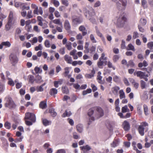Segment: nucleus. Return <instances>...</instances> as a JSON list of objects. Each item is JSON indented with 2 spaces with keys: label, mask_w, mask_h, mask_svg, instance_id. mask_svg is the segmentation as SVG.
I'll list each match as a JSON object with an SVG mask.
<instances>
[{
  "label": "nucleus",
  "mask_w": 153,
  "mask_h": 153,
  "mask_svg": "<svg viewBox=\"0 0 153 153\" xmlns=\"http://www.w3.org/2000/svg\"><path fill=\"white\" fill-rule=\"evenodd\" d=\"M5 102L4 104V106L5 108H8L10 109L15 108L16 105L12 98L10 97H6L5 98Z\"/></svg>",
  "instance_id": "obj_1"
},
{
  "label": "nucleus",
  "mask_w": 153,
  "mask_h": 153,
  "mask_svg": "<svg viewBox=\"0 0 153 153\" xmlns=\"http://www.w3.org/2000/svg\"><path fill=\"white\" fill-rule=\"evenodd\" d=\"M105 54L104 53H103L101 55V57L99 58V60L97 62V65L98 67L100 68H102L103 67V65L104 64L106 65L107 64V58L105 57Z\"/></svg>",
  "instance_id": "obj_2"
},
{
  "label": "nucleus",
  "mask_w": 153,
  "mask_h": 153,
  "mask_svg": "<svg viewBox=\"0 0 153 153\" xmlns=\"http://www.w3.org/2000/svg\"><path fill=\"white\" fill-rule=\"evenodd\" d=\"M127 19L123 14L121 15L118 18L116 24L119 27H123L125 23L127 22Z\"/></svg>",
  "instance_id": "obj_3"
},
{
  "label": "nucleus",
  "mask_w": 153,
  "mask_h": 153,
  "mask_svg": "<svg viewBox=\"0 0 153 153\" xmlns=\"http://www.w3.org/2000/svg\"><path fill=\"white\" fill-rule=\"evenodd\" d=\"M9 59L12 65L15 66L18 62L19 59L17 55L14 53H11L9 56Z\"/></svg>",
  "instance_id": "obj_4"
},
{
  "label": "nucleus",
  "mask_w": 153,
  "mask_h": 153,
  "mask_svg": "<svg viewBox=\"0 0 153 153\" xmlns=\"http://www.w3.org/2000/svg\"><path fill=\"white\" fill-rule=\"evenodd\" d=\"M148 126V123L146 122H143L141 123V125L139 126L138 130L139 134L141 136H143L144 134V127Z\"/></svg>",
  "instance_id": "obj_5"
},
{
  "label": "nucleus",
  "mask_w": 153,
  "mask_h": 153,
  "mask_svg": "<svg viewBox=\"0 0 153 153\" xmlns=\"http://www.w3.org/2000/svg\"><path fill=\"white\" fill-rule=\"evenodd\" d=\"M25 119L29 120L33 122H35L36 118L34 114L30 112H27L25 114Z\"/></svg>",
  "instance_id": "obj_6"
},
{
  "label": "nucleus",
  "mask_w": 153,
  "mask_h": 153,
  "mask_svg": "<svg viewBox=\"0 0 153 153\" xmlns=\"http://www.w3.org/2000/svg\"><path fill=\"white\" fill-rule=\"evenodd\" d=\"M122 127L125 131H128L130 129V125L128 122L126 120L124 121L122 124Z\"/></svg>",
  "instance_id": "obj_7"
},
{
  "label": "nucleus",
  "mask_w": 153,
  "mask_h": 153,
  "mask_svg": "<svg viewBox=\"0 0 153 153\" xmlns=\"http://www.w3.org/2000/svg\"><path fill=\"white\" fill-rule=\"evenodd\" d=\"M145 74V73L140 71H135L134 72V75L135 76H136L140 79H143L144 78V77L146 76Z\"/></svg>",
  "instance_id": "obj_8"
},
{
  "label": "nucleus",
  "mask_w": 153,
  "mask_h": 153,
  "mask_svg": "<svg viewBox=\"0 0 153 153\" xmlns=\"http://www.w3.org/2000/svg\"><path fill=\"white\" fill-rule=\"evenodd\" d=\"M88 13L89 14V16H94L95 14L94 10L93 9L90 10V11L87 10H85L84 14L86 18H87L88 17Z\"/></svg>",
  "instance_id": "obj_9"
},
{
  "label": "nucleus",
  "mask_w": 153,
  "mask_h": 153,
  "mask_svg": "<svg viewBox=\"0 0 153 153\" xmlns=\"http://www.w3.org/2000/svg\"><path fill=\"white\" fill-rule=\"evenodd\" d=\"M94 110H95V108L94 107L91 108L89 110L88 113V115L90 117L89 120L92 121H94V117H91V116L94 113Z\"/></svg>",
  "instance_id": "obj_10"
},
{
  "label": "nucleus",
  "mask_w": 153,
  "mask_h": 153,
  "mask_svg": "<svg viewBox=\"0 0 153 153\" xmlns=\"http://www.w3.org/2000/svg\"><path fill=\"white\" fill-rule=\"evenodd\" d=\"M94 107L95 108V110H96L98 112L99 115V117H101L103 116V111L101 108L99 106Z\"/></svg>",
  "instance_id": "obj_11"
},
{
  "label": "nucleus",
  "mask_w": 153,
  "mask_h": 153,
  "mask_svg": "<svg viewBox=\"0 0 153 153\" xmlns=\"http://www.w3.org/2000/svg\"><path fill=\"white\" fill-rule=\"evenodd\" d=\"M79 31L82 32L83 36L87 34V30H86L85 27L84 26L81 25L80 26L79 28Z\"/></svg>",
  "instance_id": "obj_12"
},
{
  "label": "nucleus",
  "mask_w": 153,
  "mask_h": 153,
  "mask_svg": "<svg viewBox=\"0 0 153 153\" xmlns=\"http://www.w3.org/2000/svg\"><path fill=\"white\" fill-rule=\"evenodd\" d=\"M96 50V46L95 45L91 46L87 51L85 53H89L92 54L94 53Z\"/></svg>",
  "instance_id": "obj_13"
},
{
  "label": "nucleus",
  "mask_w": 153,
  "mask_h": 153,
  "mask_svg": "<svg viewBox=\"0 0 153 153\" xmlns=\"http://www.w3.org/2000/svg\"><path fill=\"white\" fill-rule=\"evenodd\" d=\"M31 7L32 9H34L33 11L34 14L38 15V7L35 4H31Z\"/></svg>",
  "instance_id": "obj_14"
},
{
  "label": "nucleus",
  "mask_w": 153,
  "mask_h": 153,
  "mask_svg": "<svg viewBox=\"0 0 153 153\" xmlns=\"http://www.w3.org/2000/svg\"><path fill=\"white\" fill-rule=\"evenodd\" d=\"M10 45L11 44L9 42H2L0 44V49H2L3 46H5L6 47H9Z\"/></svg>",
  "instance_id": "obj_15"
},
{
  "label": "nucleus",
  "mask_w": 153,
  "mask_h": 153,
  "mask_svg": "<svg viewBox=\"0 0 153 153\" xmlns=\"http://www.w3.org/2000/svg\"><path fill=\"white\" fill-rule=\"evenodd\" d=\"M64 28L67 31L70 30L71 26L69 21L68 20H66L64 23Z\"/></svg>",
  "instance_id": "obj_16"
},
{
  "label": "nucleus",
  "mask_w": 153,
  "mask_h": 153,
  "mask_svg": "<svg viewBox=\"0 0 153 153\" xmlns=\"http://www.w3.org/2000/svg\"><path fill=\"white\" fill-rule=\"evenodd\" d=\"M57 90L56 88H51L49 92V94L51 96H53L54 97L55 95L57 93Z\"/></svg>",
  "instance_id": "obj_17"
},
{
  "label": "nucleus",
  "mask_w": 153,
  "mask_h": 153,
  "mask_svg": "<svg viewBox=\"0 0 153 153\" xmlns=\"http://www.w3.org/2000/svg\"><path fill=\"white\" fill-rule=\"evenodd\" d=\"M64 58L65 60L67 63L70 64H71L72 60L71 57V56L66 54Z\"/></svg>",
  "instance_id": "obj_18"
},
{
  "label": "nucleus",
  "mask_w": 153,
  "mask_h": 153,
  "mask_svg": "<svg viewBox=\"0 0 153 153\" xmlns=\"http://www.w3.org/2000/svg\"><path fill=\"white\" fill-rule=\"evenodd\" d=\"M39 107L40 108L44 109L47 107V105L46 101H42L39 103Z\"/></svg>",
  "instance_id": "obj_19"
},
{
  "label": "nucleus",
  "mask_w": 153,
  "mask_h": 153,
  "mask_svg": "<svg viewBox=\"0 0 153 153\" xmlns=\"http://www.w3.org/2000/svg\"><path fill=\"white\" fill-rule=\"evenodd\" d=\"M120 89V87L117 86H115L111 88V91L113 93L114 95L117 94L118 91Z\"/></svg>",
  "instance_id": "obj_20"
},
{
  "label": "nucleus",
  "mask_w": 153,
  "mask_h": 153,
  "mask_svg": "<svg viewBox=\"0 0 153 153\" xmlns=\"http://www.w3.org/2000/svg\"><path fill=\"white\" fill-rule=\"evenodd\" d=\"M72 22L74 24H80L82 22V20L79 17L76 18L72 19Z\"/></svg>",
  "instance_id": "obj_21"
},
{
  "label": "nucleus",
  "mask_w": 153,
  "mask_h": 153,
  "mask_svg": "<svg viewBox=\"0 0 153 153\" xmlns=\"http://www.w3.org/2000/svg\"><path fill=\"white\" fill-rule=\"evenodd\" d=\"M28 81L31 84H33L34 82L35 81V79L34 76L32 75H29L28 76Z\"/></svg>",
  "instance_id": "obj_22"
},
{
  "label": "nucleus",
  "mask_w": 153,
  "mask_h": 153,
  "mask_svg": "<svg viewBox=\"0 0 153 153\" xmlns=\"http://www.w3.org/2000/svg\"><path fill=\"white\" fill-rule=\"evenodd\" d=\"M80 149L82 150L84 152L85 150L88 151L91 149V147L88 145L85 146H80Z\"/></svg>",
  "instance_id": "obj_23"
},
{
  "label": "nucleus",
  "mask_w": 153,
  "mask_h": 153,
  "mask_svg": "<svg viewBox=\"0 0 153 153\" xmlns=\"http://www.w3.org/2000/svg\"><path fill=\"white\" fill-rule=\"evenodd\" d=\"M126 49L127 51L131 50L133 51H135L134 46L131 43L129 44L126 48Z\"/></svg>",
  "instance_id": "obj_24"
},
{
  "label": "nucleus",
  "mask_w": 153,
  "mask_h": 153,
  "mask_svg": "<svg viewBox=\"0 0 153 153\" xmlns=\"http://www.w3.org/2000/svg\"><path fill=\"white\" fill-rule=\"evenodd\" d=\"M22 7L21 9L22 10H29L30 8V6H27V3H23L22 4Z\"/></svg>",
  "instance_id": "obj_25"
},
{
  "label": "nucleus",
  "mask_w": 153,
  "mask_h": 153,
  "mask_svg": "<svg viewBox=\"0 0 153 153\" xmlns=\"http://www.w3.org/2000/svg\"><path fill=\"white\" fill-rule=\"evenodd\" d=\"M148 63L146 60H144L143 63L140 62L138 64V67L141 68L143 66L146 67L148 65Z\"/></svg>",
  "instance_id": "obj_26"
},
{
  "label": "nucleus",
  "mask_w": 153,
  "mask_h": 153,
  "mask_svg": "<svg viewBox=\"0 0 153 153\" xmlns=\"http://www.w3.org/2000/svg\"><path fill=\"white\" fill-rule=\"evenodd\" d=\"M46 84L45 82L39 86H37L36 87V90L37 92H42L44 91L43 86Z\"/></svg>",
  "instance_id": "obj_27"
},
{
  "label": "nucleus",
  "mask_w": 153,
  "mask_h": 153,
  "mask_svg": "<svg viewBox=\"0 0 153 153\" xmlns=\"http://www.w3.org/2000/svg\"><path fill=\"white\" fill-rule=\"evenodd\" d=\"M42 120L43 124L45 126L49 125L51 123V121L48 120L46 119H42Z\"/></svg>",
  "instance_id": "obj_28"
},
{
  "label": "nucleus",
  "mask_w": 153,
  "mask_h": 153,
  "mask_svg": "<svg viewBox=\"0 0 153 153\" xmlns=\"http://www.w3.org/2000/svg\"><path fill=\"white\" fill-rule=\"evenodd\" d=\"M119 97L120 99L125 98L126 97L125 93L123 90H121L119 91Z\"/></svg>",
  "instance_id": "obj_29"
},
{
  "label": "nucleus",
  "mask_w": 153,
  "mask_h": 153,
  "mask_svg": "<svg viewBox=\"0 0 153 153\" xmlns=\"http://www.w3.org/2000/svg\"><path fill=\"white\" fill-rule=\"evenodd\" d=\"M54 109L53 108H51L49 110V112L51 114V116L54 117L57 115V113L55 111Z\"/></svg>",
  "instance_id": "obj_30"
},
{
  "label": "nucleus",
  "mask_w": 153,
  "mask_h": 153,
  "mask_svg": "<svg viewBox=\"0 0 153 153\" xmlns=\"http://www.w3.org/2000/svg\"><path fill=\"white\" fill-rule=\"evenodd\" d=\"M72 114L70 111H68L67 110L65 111V112L62 115V117H69Z\"/></svg>",
  "instance_id": "obj_31"
},
{
  "label": "nucleus",
  "mask_w": 153,
  "mask_h": 153,
  "mask_svg": "<svg viewBox=\"0 0 153 153\" xmlns=\"http://www.w3.org/2000/svg\"><path fill=\"white\" fill-rule=\"evenodd\" d=\"M130 82L132 83L136 89H137L139 86V84L136 82L134 79H132L130 80Z\"/></svg>",
  "instance_id": "obj_32"
},
{
  "label": "nucleus",
  "mask_w": 153,
  "mask_h": 153,
  "mask_svg": "<svg viewBox=\"0 0 153 153\" xmlns=\"http://www.w3.org/2000/svg\"><path fill=\"white\" fill-rule=\"evenodd\" d=\"M7 79L8 80L7 82L8 84L12 86H14L15 84L14 82L12 79L9 77H7Z\"/></svg>",
  "instance_id": "obj_33"
},
{
  "label": "nucleus",
  "mask_w": 153,
  "mask_h": 153,
  "mask_svg": "<svg viewBox=\"0 0 153 153\" xmlns=\"http://www.w3.org/2000/svg\"><path fill=\"white\" fill-rule=\"evenodd\" d=\"M147 47L150 49L151 52H153V42H148L147 44Z\"/></svg>",
  "instance_id": "obj_34"
},
{
  "label": "nucleus",
  "mask_w": 153,
  "mask_h": 153,
  "mask_svg": "<svg viewBox=\"0 0 153 153\" xmlns=\"http://www.w3.org/2000/svg\"><path fill=\"white\" fill-rule=\"evenodd\" d=\"M122 112L123 113L128 112L129 111V109L128 108L127 105H125L122 108Z\"/></svg>",
  "instance_id": "obj_35"
},
{
  "label": "nucleus",
  "mask_w": 153,
  "mask_h": 153,
  "mask_svg": "<svg viewBox=\"0 0 153 153\" xmlns=\"http://www.w3.org/2000/svg\"><path fill=\"white\" fill-rule=\"evenodd\" d=\"M135 64L132 60L129 61L127 64V66H130L131 68L134 67V66Z\"/></svg>",
  "instance_id": "obj_36"
},
{
  "label": "nucleus",
  "mask_w": 153,
  "mask_h": 153,
  "mask_svg": "<svg viewBox=\"0 0 153 153\" xmlns=\"http://www.w3.org/2000/svg\"><path fill=\"white\" fill-rule=\"evenodd\" d=\"M77 131L79 132H82L83 130L82 126L81 124H78L76 126Z\"/></svg>",
  "instance_id": "obj_37"
},
{
  "label": "nucleus",
  "mask_w": 153,
  "mask_h": 153,
  "mask_svg": "<svg viewBox=\"0 0 153 153\" xmlns=\"http://www.w3.org/2000/svg\"><path fill=\"white\" fill-rule=\"evenodd\" d=\"M62 91L63 94H68L69 92L68 89L65 86L62 87Z\"/></svg>",
  "instance_id": "obj_38"
},
{
  "label": "nucleus",
  "mask_w": 153,
  "mask_h": 153,
  "mask_svg": "<svg viewBox=\"0 0 153 153\" xmlns=\"http://www.w3.org/2000/svg\"><path fill=\"white\" fill-rule=\"evenodd\" d=\"M35 82L37 83H40L42 82V77L38 75L36 77Z\"/></svg>",
  "instance_id": "obj_39"
},
{
  "label": "nucleus",
  "mask_w": 153,
  "mask_h": 153,
  "mask_svg": "<svg viewBox=\"0 0 153 153\" xmlns=\"http://www.w3.org/2000/svg\"><path fill=\"white\" fill-rule=\"evenodd\" d=\"M53 22L55 24L59 25H60L62 26V23L60 22V19H54L53 21Z\"/></svg>",
  "instance_id": "obj_40"
},
{
  "label": "nucleus",
  "mask_w": 153,
  "mask_h": 153,
  "mask_svg": "<svg viewBox=\"0 0 153 153\" xmlns=\"http://www.w3.org/2000/svg\"><path fill=\"white\" fill-rule=\"evenodd\" d=\"M108 67V68H112L114 70L115 69V67L112 64V63L109 61L108 62H107V64Z\"/></svg>",
  "instance_id": "obj_41"
},
{
  "label": "nucleus",
  "mask_w": 153,
  "mask_h": 153,
  "mask_svg": "<svg viewBox=\"0 0 153 153\" xmlns=\"http://www.w3.org/2000/svg\"><path fill=\"white\" fill-rule=\"evenodd\" d=\"M72 43L70 42H68L65 45V47L68 50H70L72 49Z\"/></svg>",
  "instance_id": "obj_42"
},
{
  "label": "nucleus",
  "mask_w": 153,
  "mask_h": 153,
  "mask_svg": "<svg viewBox=\"0 0 153 153\" xmlns=\"http://www.w3.org/2000/svg\"><path fill=\"white\" fill-rule=\"evenodd\" d=\"M34 70L36 73V74L41 73L42 72V70L39 68L37 66H36Z\"/></svg>",
  "instance_id": "obj_43"
},
{
  "label": "nucleus",
  "mask_w": 153,
  "mask_h": 153,
  "mask_svg": "<svg viewBox=\"0 0 153 153\" xmlns=\"http://www.w3.org/2000/svg\"><path fill=\"white\" fill-rule=\"evenodd\" d=\"M64 70L65 72L64 73V75L65 77H66L67 76L69 73V68L68 67H66L64 68Z\"/></svg>",
  "instance_id": "obj_44"
},
{
  "label": "nucleus",
  "mask_w": 153,
  "mask_h": 153,
  "mask_svg": "<svg viewBox=\"0 0 153 153\" xmlns=\"http://www.w3.org/2000/svg\"><path fill=\"white\" fill-rule=\"evenodd\" d=\"M12 24V22L8 21L7 24L5 26V28L7 30H9L11 27Z\"/></svg>",
  "instance_id": "obj_45"
},
{
  "label": "nucleus",
  "mask_w": 153,
  "mask_h": 153,
  "mask_svg": "<svg viewBox=\"0 0 153 153\" xmlns=\"http://www.w3.org/2000/svg\"><path fill=\"white\" fill-rule=\"evenodd\" d=\"M118 144L117 140H114L112 143L111 144V146L112 147L114 148L117 146Z\"/></svg>",
  "instance_id": "obj_46"
},
{
  "label": "nucleus",
  "mask_w": 153,
  "mask_h": 153,
  "mask_svg": "<svg viewBox=\"0 0 153 153\" xmlns=\"http://www.w3.org/2000/svg\"><path fill=\"white\" fill-rule=\"evenodd\" d=\"M51 2L56 7H58L59 5V1L56 0H51Z\"/></svg>",
  "instance_id": "obj_47"
},
{
  "label": "nucleus",
  "mask_w": 153,
  "mask_h": 153,
  "mask_svg": "<svg viewBox=\"0 0 153 153\" xmlns=\"http://www.w3.org/2000/svg\"><path fill=\"white\" fill-rule=\"evenodd\" d=\"M92 90L91 88H88L86 90L83 91L82 92V95H85L87 94L91 93Z\"/></svg>",
  "instance_id": "obj_48"
},
{
  "label": "nucleus",
  "mask_w": 153,
  "mask_h": 153,
  "mask_svg": "<svg viewBox=\"0 0 153 153\" xmlns=\"http://www.w3.org/2000/svg\"><path fill=\"white\" fill-rule=\"evenodd\" d=\"M4 126L7 129H10L11 127V124L10 123L7 121L5 123Z\"/></svg>",
  "instance_id": "obj_49"
},
{
  "label": "nucleus",
  "mask_w": 153,
  "mask_h": 153,
  "mask_svg": "<svg viewBox=\"0 0 153 153\" xmlns=\"http://www.w3.org/2000/svg\"><path fill=\"white\" fill-rule=\"evenodd\" d=\"M23 3L20 2H16L14 4V6L15 7H20V9H21Z\"/></svg>",
  "instance_id": "obj_50"
},
{
  "label": "nucleus",
  "mask_w": 153,
  "mask_h": 153,
  "mask_svg": "<svg viewBox=\"0 0 153 153\" xmlns=\"http://www.w3.org/2000/svg\"><path fill=\"white\" fill-rule=\"evenodd\" d=\"M119 56L118 55H115L113 56V60L114 62H116L119 59Z\"/></svg>",
  "instance_id": "obj_51"
},
{
  "label": "nucleus",
  "mask_w": 153,
  "mask_h": 153,
  "mask_svg": "<svg viewBox=\"0 0 153 153\" xmlns=\"http://www.w3.org/2000/svg\"><path fill=\"white\" fill-rule=\"evenodd\" d=\"M102 77L100 75H97V79L98 80V82L101 84L103 83V82L102 80Z\"/></svg>",
  "instance_id": "obj_52"
},
{
  "label": "nucleus",
  "mask_w": 153,
  "mask_h": 153,
  "mask_svg": "<svg viewBox=\"0 0 153 153\" xmlns=\"http://www.w3.org/2000/svg\"><path fill=\"white\" fill-rule=\"evenodd\" d=\"M143 109L145 114L146 115L148 114V109L147 106L146 105H144Z\"/></svg>",
  "instance_id": "obj_53"
},
{
  "label": "nucleus",
  "mask_w": 153,
  "mask_h": 153,
  "mask_svg": "<svg viewBox=\"0 0 153 153\" xmlns=\"http://www.w3.org/2000/svg\"><path fill=\"white\" fill-rule=\"evenodd\" d=\"M13 13L12 12H10L9 16H8V21L12 22L13 19Z\"/></svg>",
  "instance_id": "obj_54"
},
{
  "label": "nucleus",
  "mask_w": 153,
  "mask_h": 153,
  "mask_svg": "<svg viewBox=\"0 0 153 153\" xmlns=\"http://www.w3.org/2000/svg\"><path fill=\"white\" fill-rule=\"evenodd\" d=\"M61 3L62 4L65 6H68L69 5L68 1V0H61Z\"/></svg>",
  "instance_id": "obj_55"
},
{
  "label": "nucleus",
  "mask_w": 153,
  "mask_h": 153,
  "mask_svg": "<svg viewBox=\"0 0 153 153\" xmlns=\"http://www.w3.org/2000/svg\"><path fill=\"white\" fill-rule=\"evenodd\" d=\"M44 45L45 47L47 48H49L50 47V44L49 40H46L44 42Z\"/></svg>",
  "instance_id": "obj_56"
},
{
  "label": "nucleus",
  "mask_w": 153,
  "mask_h": 153,
  "mask_svg": "<svg viewBox=\"0 0 153 153\" xmlns=\"http://www.w3.org/2000/svg\"><path fill=\"white\" fill-rule=\"evenodd\" d=\"M140 82V86L142 89H143L146 87V83L143 80H141Z\"/></svg>",
  "instance_id": "obj_57"
},
{
  "label": "nucleus",
  "mask_w": 153,
  "mask_h": 153,
  "mask_svg": "<svg viewBox=\"0 0 153 153\" xmlns=\"http://www.w3.org/2000/svg\"><path fill=\"white\" fill-rule=\"evenodd\" d=\"M125 42L124 40H122V43L121 44V49H123L126 48V47L125 45Z\"/></svg>",
  "instance_id": "obj_58"
},
{
  "label": "nucleus",
  "mask_w": 153,
  "mask_h": 153,
  "mask_svg": "<svg viewBox=\"0 0 153 153\" xmlns=\"http://www.w3.org/2000/svg\"><path fill=\"white\" fill-rule=\"evenodd\" d=\"M141 24L142 26H144L146 23V20L144 19H141L140 20Z\"/></svg>",
  "instance_id": "obj_59"
},
{
  "label": "nucleus",
  "mask_w": 153,
  "mask_h": 153,
  "mask_svg": "<svg viewBox=\"0 0 153 153\" xmlns=\"http://www.w3.org/2000/svg\"><path fill=\"white\" fill-rule=\"evenodd\" d=\"M90 38L91 41L93 43L97 42V41L95 39L94 37L93 34H91L90 36Z\"/></svg>",
  "instance_id": "obj_60"
},
{
  "label": "nucleus",
  "mask_w": 153,
  "mask_h": 153,
  "mask_svg": "<svg viewBox=\"0 0 153 153\" xmlns=\"http://www.w3.org/2000/svg\"><path fill=\"white\" fill-rule=\"evenodd\" d=\"M83 36L82 34H81V33H79L76 36V38L77 40H81L83 38Z\"/></svg>",
  "instance_id": "obj_61"
},
{
  "label": "nucleus",
  "mask_w": 153,
  "mask_h": 153,
  "mask_svg": "<svg viewBox=\"0 0 153 153\" xmlns=\"http://www.w3.org/2000/svg\"><path fill=\"white\" fill-rule=\"evenodd\" d=\"M96 33L97 35L100 36L102 39H104V37L103 36L102 33H101L98 30H96Z\"/></svg>",
  "instance_id": "obj_62"
},
{
  "label": "nucleus",
  "mask_w": 153,
  "mask_h": 153,
  "mask_svg": "<svg viewBox=\"0 0 153 153\" xmlns=\"http://www.w3.org/2000/svg\"><path fill=\"white\" fill-rule=\"evenodd\" d=\"M42 49V46L41 44H39L38 46H37L35 48V50L36 51H38L39 50H41Z\"/></svg>",
  "instance_id": "obj_63"
},
{
  "label": "nucleus",
  "mask_w": 153,
  "mask_h": 153,
  "mask_svg": "<svg viewBox=\"0 0 153 153\" xmlns=\"http://www.w3.org/2000/svg\"><path fill=\"white\" fill-rule=\"evenodd\" d=\"M32 12L31 10H29L27 12V17L28 19H30L33 17V16L32 15Z\"/></svg>",
  "instance_id": "obj_64"
}]
</instances>
